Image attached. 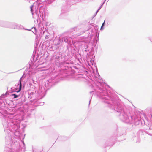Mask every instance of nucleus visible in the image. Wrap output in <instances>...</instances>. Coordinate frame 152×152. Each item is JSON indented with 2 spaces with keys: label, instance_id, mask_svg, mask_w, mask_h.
Returning <instances> with one entry per match:
<instances>
[{
  "label": "nucleus",
  "instance_id": "4",
  "mask_svg": "<svg viewBox=\"0 0 152 152\" xmlns=\"http://www.w3.org/2000/svg\"><path fill=\"white\" fill-rule=\"evenodd\" d=\"M104 22L102 23V26H101V28H100V29H101V30H102V29H103L102 26H104Z\"/></svg>",
  "mask_w": 152,
  "mask_h": 152
},
{
  "label": "nucleus",
  "instance_id": "2",
  "mask_svg": "<svg viewBox=\"0 0 152 152\" xmlns=\"http://www.w3.org/2000/svg\"><path fill=\"white\" fill-rule=\"evenodd\" d=\"M12 95L14 96V98H16L18 97V96L16 95L15 94H12Z\"/></svg>",
  "mask_w": 152,
  "mask_h": 152
},
{
  "label": "nucleus",
  "instance_id": "1",
  "mask_svg": "<svg viewBox=\"0 0 152 152\" xmlns=\"http://www.w3.org/2000/svg\"><path fill=\"white\" fill-rule=\"evenodd\" d=\"M21 87H22V84H21V80H20V83H19V90L18 91H17V92H20L21 91Z\"/></svg>",
  "mask_w": 152,
  "mask_h": 152
},
{
  "label": "nucleus",
  "instance_id": "3",
  "mask_svg": "<svg viewBox=\"0 0 152 152\" xmlns=\"http://www.w3.org/2000/svg\"><path fill=\"white\" fill-rule=\"evenodd\" d=\"M33 7V5H32L30 7L31 11L32 12L33 11V9H32Z\"/></svg>",
  "mask_w": 152,
  "mask_h": 152
}]
</instances>
